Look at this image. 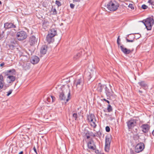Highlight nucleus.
I'll return each instance as SVG.
<instances>
[{
    "mask_svg": "<svg viewBox=\"0 0 154 154\" xmlns=\"http://www.w3.org/2000/svg\"><path fill=\"white\" fill-rule=\"evenodd\" d=\"M59 100L64 101H66L65 103L67 102L69 100L70 95V90L68 87H62L60 88Z\"/></svg>",
    "mask_w": 154,
    "mask_h": 154,
    "instance_id": "f257e3e1",
    "label": "nucleus"
},
{
    "mask_svg": "<svg viewBox=\"0 0 154 154\" xmlns=\"http://www.w3.org/2000/svg\"><path fill=\"white\" fill-rule=\"evenodd\" d=\"M119 6V4L114 0L110 1L107 5V8L110 11H116Z\"/></svg>",
    "mask_w": 154,
    "mask_h": 154,
    "instance_id": "f03ea898",
    "label": "nucleus"
},
{
    "mask_svg": "<svg viewBox=\"0 0 154 154\" xmlns=\"http://www.w3.org/2000/svg\"><path fill=\"white\" fill-rule=\"evenodd\" d=\"M142 22L148 30L151 29L152 26L154 23V21L153 18L149 17L142 21Z\"/></svg>",
    "mask_w": 154,
    "mask_h": 154,
    "instance_id": "7ed1b4c3",
    "label": "nucleus"
},
{
    "mask_svg": "<svg viewBox=\"0 0 154 154\" xmlns=\"http://www.w3.org/2000/svg\"><path fill=\"white\" fill-rule=\"evenodd\" d=\"M87 146L88 148L87 150L89 152H93V151L97 149L96 146L93 139L91 138L87 143Z\"/></svg>",
    "mask_w": 154,
    "mask_h": 154,
    "instance_id": "20e7f679",
    "label": "nucleus"
},
{
    "mask_svg": "<svg viewBox=\"0 0 154 154\" xmlns=\"http://www.w3.org/2000/svg\"><path fill=\"white\" fill-rule=\"evenodd\" d=\"M16 37L18 40L21 41L27 38V35L24 31H21L17 33Z\"/></svg>",
    "mask_w": 154,
    "mask_h": 154,
    "instance_id": "39448f33",
    "label": "nucleus"
},
{
    "mask_svg": "<svg viewBox=\"0 0 154 154\" xmlns=\"http://www.w3.org/2000/svg\"><path fill=\"white\" fill-rule=\"evenodd\" d=\"M75 84L76 89L78 90H81L84 84V80L82 77L78 78L75 81Z\"/></svg>",
    "mask_w": 154,
    "mask_h": 154,
    "instance_id": "423d86ee",
    "label": "nucleus"
},
{
    "mask_svg": "<svg viewBox=\"0 0 154 154\" xmlns=\"http://www.w3.org/2000/svg\"><path fill=\"white\" fill-rule=\"evenodd\" d=\"M37 38L33 35L30 36L29 38L28 43L31 46H34L37 43Z\"/></svg>",
    "mask_w": 154,
    "mask_h": 154,
    "instance_id": "0eeeda50",
    "label": "nucleus"
},
{
    "mask_svg": "<svg viewBox=\"0 0 154 154\" xmlns=\"http://www.w3.org/2000/svg\"><path fill=\"white\" fill-rule=\"evenodd\" d=\"M145 147L144 145L142 143H140L136 146L135 147V152L137 153L140 152L142 151Z\"/></svg>",
    "mask_w": 154,
    "mask_h": 154,
    "instance_id": "6e6552de",
    "label": "nucleus"
},
{
    "mask_svg": "<svg viewBox=\"0 0 154 154\" xmlns=\"http://www.w3.org/2000/svg\"><path fill=\"white\" fill-rule=\"evenodd\" d=\"M136 119H131L127 122V126L129 129H132L136 125Z\"/></svg>",
    "mask_w": 154,
    "mask_h": 154,
    "instance_id": "1a4fd4ad",
    "label": "nucleus"
},
{
    "mask_svg": "<svg viewBox=\"0 0 154 154\" xmlns=\"http://www.w3.org/2000/svg\"><path fill=\"white\" fill-rule=\"evenodd\" d=\"M53 34H48L46 37L47 41L49 43L54 41L53 37L55 35V32Z\"/></svg>",
    "mask_w": 154,
    "mask_h": 154,
    "instance_id": "9d476101",
    "label": "nucleus"
},
{
    "mask_svg": "<svg viewBox=\"0 0 154 154\" xmlns=\"http://www.w3.org/2000/svg\"><path fill=\"white\" fill-rule=\"evenodd\" d=\"M104 89L105 90V93L107 96L110 97L111 96H112L114 95L113 92L112 91L111 88L109 89L105 85Z\"/></svg>",
    "mask_w": 154,
    "mask_h": 154,
    "instance_id": "9b49d317",
    "label": "nucleus"
},
{
    "mask_svg": "<svg viewBox=\"0 0 154 154\" xmlns=\"http://www.w3.org/2000/svg\"><path fill=\"white\" fill-rule=\"evenodd\" d=\"M16 27L15 25L12 23L7 22L4 24V27L6 29L15 28Z\"/></svg>",
    "mask_w": 154,
    "mask_h": 154,
    "instance_id": "f8f14e48",
    "label": "nucleus"
},
{
    "mask_svg": "<svg viewBox=\"0 0 154 154\" xmlns=\"http://www.w3.org/2000/svg\"><path fill=\"white\" fill-rule=\"evenodd\" d=\"M143 131L144 133H146L148 132L149 129V126L148 124H143L141 126Z\"/></svg>",
    "mask_w": 154,
    "mask_h": 154,
    "instance_id": "ddd939ff",
    "label": "nucleus"
},
{
    "mask_svg": "<svg viewBox=\"0 0 154 154\" xmlns=\"http://www.w3.org/2000/svg\"><path fill=\"white\" fill-rule=\"evenodd\" d=\"M122 51L125 54H128L131 52V50L124 47L123 45L119 46Z\"/></svg>",
    "mask_w": 154,
    "mask_h": 154,
    "instance_id": "4468645a",
    "label": "nucleus"
},
{
    "mask_svg": "<svg viewBox=\"0 0 154 154\" xmlns=\"http://www.w3.org/2000/svg\"><path fill=\"white\" fill-rule=\"evenodd\" d=\"M39 61V58L35 56L32 57L30 60L31 63L33 64H37Z\"/></svg>",
    "mask_w": 154,
    "mask_h": 154,
    "instance_id": "2eb2a0df",
    "label": "nucleus"
},
{
    "mask_svg": "<svg viewBox=\"0 0 154 154\" xmlns=\"http://www.w3.org/2000/svg\"><path fill=\"white\" fill-rule=\"evenodd\" d=\"M138 84L141 88L144 89H146L148 88L147 84L144 81H141L139 82L138 83Z\"/></svg>",
    "mask_w": 154,
    "mask_h": 154,
    "instance_id": "dca6fc26",
    "label": "nucleus"
},
{
    "mask_svg": "<svg viewBox=\"0 0 154 154\" xmlns=\"http://www.w3.org/2000/svg\"><path fill=\"white\" fill-rule=\"evenodd\" d=\"M8 81L9 83H12L16 79L15 76L13 75H9L7 77Z\"/></svg>",
    "mask_w": 154,
    "mask_h": 154,
    "instance_id": "f3484780",
    "label": "nucleus"
},
{
    "mask_svg": "<svg viewBox=\"0 0 154 154\" xmlns=\"http://www.w3.org/2000/svg\"><path fill=\"white\" fill-rule=\"evenodd\" d=\"M47 47L46 45L42 46L41 48L40 53L41 54H45L46 53Z\"/></svg>",
    "mask_w": 154,
    "mask_h": 154,
    "instance_id": "a211bd4d",
    "label": "nucleus"
},
{
    "mask_svg": "<svg viewBox=\"0 0 154 154\" xmlns=\"http://www.w3.org/2000/svg\"><path fill=\"white\" fill-rule=\"evenodd\" d=\"M105 85H102L100 83L98 85L97 89L98 91L101 92L102 91L103 89L105 88Z\"/></svg>",
    "mask_w": 154,
    "mask_h": 154,
    "instance_id": "6ab92c4d",
    "label": "nucleus"
},
{
    "mask_svg": "<svg viewBox=\"0 0 154 154\" xmlns=\"http://www.w3.org/2000/svg\"><path fill=\"white\" fill-rule=\"evenodd\" d=\"M111 138L109 136H107L105 138V144L110 145Z\"/></svg>",
    "mask_w": 154,
    "mask_h": 154,
    "instance_id": "aec40b11",
    "label": "nucleus"
},
{
    "mask_svg": "<svg viewBox=\"0 0 154 154\" xmlns=\"http://www.w3.org/2000/svg\"><path fill=\"white\" fill-rule=\"evenodd\" d=\"M49 26V23L47 20H44L43 24L42 27L45 29H46Z\"/></svg>",
    "mask_w": 154,
    "mask_h": 154,
    "instance_id": "412c9836",
    "label": "nucleus"
},
{
    "mask_svg": "<svg viewBox=\"0 0 154 154\" xmlns=\"http://www.w3.org/2000/svg\"><path fill=\"white\" fill-rule=\"evenodd\" d=\"M7 72L8 73V75H15L16 74L15 70L14 69H12L8 70Z\"/></svg>",
    "mask_w": 154,
    "mask_h": 154,
    "instance_id": "4be33fe9",
    "label": "nucleus"
},
{
    "mask_svg": "<svg viewBox=\"0 0 154 154\" xmlns=\"http://www.w3.org/2000/svg\"><path fill=\"white\" fill-rule=\"evenodd\" d=\"M3 79V76L2 75H0V90L3 88L4 86Z\"/></svg>",
    "mask_w": 154,
    "mask_h": 154,
    "instance_id": "5701e85b",
    "label": "nucleus"
},
{
    "mask_svg": "<svg viewBox=\"0 0 154 154\" xmlns=\"http://www.w3.org/2000/svg\"><path fill=\"white\" fill-rule=\"evenodd\" d=\"M16 42V41H14L12 43L9 44V47L10 49H13L15 47V45Z\"/></svg>",
    "mask_w": 154,
    "mask_h": 154,
    "instance_id": "b1692460",
    "label": "nucleus"
},
{
    "mask_svg": "<svg viewBox=\"0 0 154 154\" xmlns=\"http://www.w3.org/2000/svg\"><path fill=\"white\" fill-rule=\"evenodd\" d=\"M95 117L94 114H91L88 116V119L89 121L91 120V119H94Z\"/></svg>",
    "mask_w": 154,
    "mask_h": 154,
    "instance_id": "393cba45",
    "label": "nucleus"
},
{
    "mask_svg": "<svg viewBox=\"0 0 154 154\" xmlns=\"http://www.w3.org/2000/svg\"><path fill=\"white\" fill-rule=\"evenodd\" d=\"M110 145L105 144V150L106 152H108L110 149Z\"/></svg>",
    "mask_w": 154,
    "mask_h": 154,
    "instance_id": "a878e982",
    "label": "nucleus"
},
{
    "mask_svg": "<svg viewBox=\"0 0 154 154\" xmlns=\"http://www.w3.org/2000/svg\"><path fill=\"white\" fill-rule=\"evenodd\" d=\"M107 110L109 112H110L112 111V106L109 104L108 105V107H107Z\"/></svg>",
    "mask_w": 154,
    "mask_h": 154,
    "instance_id": "bb28decb",
    "label": "nucleus"
},
{
    "mask_svg": "<svg viewBox=\"0 0 154 154\" xmlns=\"http://www.w3.org/2000/svg\"><path fill=\"white\" fill-rule=\"evenodd\" d=\"M133 39L131 40H129L127 38H126V40L127 42H133L134 41V39L135 38V36L134 35H133Z\"/></svg>",
    "mask_w": 154,
    "mask_h": 154,
    "instance_id": "cd10ccee",
    "label": "nucleus"
},
{
    "mask_svg": "<svg viewBox=\"0 0 154 154\" xmlns=\"http://www.w3.org/2000/svg\"><path fill=\"white\" fill-rule=\"evenodd\" d=\"M119 37H120V36H119L117 38V43L118 44V46L119 47V46H121L120 45L121 44L120 43V41L121 40L119 38Z\"/></svg>",
    "mask_w": 154,
    "mask_h": 154,
    "instance_id": "c85d7f7f",
    "label": "nucleus"
},
{
    "mask_svg": "<svg viewBox=\"0 0 154 154\" xmlns=\"http://www.w3.org/2000/svg\"><path fill=\"white\" fill-rule=\"evenodd\" d=\"M95 121H93L91 123V126L93 127L94 128H95L97 126V125L95 123Z\"/></svg>",
    "mask_w": 154,
    "mask_h": 154,
    "instance_id": "c756f323",
    "label": "nucleus"
},
{
    "mask_svg": "<svg viewBox=\"0 0 154 154\" xmlns=\"http://www.w3.org/2000/svg\"><path fill=\"white\" fill-rule=\"evenodd\" d=\"M81 56V54L80 53H78L77 54H76V56H75L74 57V58L75 59H76L78 58L79 57Z\"/></svg>",
    "mask_w": 154,
    "mask_h": 154,
    "instance_id": "7c9ffc66",
    "label": "nucleus"
},
{
    "mask_svg": "<svg viewBox=\"0 0 154 154\" xmlns=\"http://www.w3.org/2000/svg\"><path fill=\"white\" fill-rule=\"evenodd\" d=\"M56 4L58 6V7L60 6L61 5V2L59 1L56 0L55 2Z\"/></svg>",
    "mask_w": 154,
    "mask_h": 154,
    "instance_id": "2f4dec72",
    "label": "nucleus"
},
{
    "mask_svg": "<svg viewBox=\"0 0 154 154\" xmlns=\"http://www.w3.org/2000/svg\"><path fill=\"white\" fill-rule=\"evenodd\" d=\"M72 116L74 118H75V120H76V119L77 118L78 116L77 113H74L73 114Z\"/></svg>",
    "mask_w": 154,
    "mask_h": 154,
    "instance_id": "473e14b6",
    "label": "nucleus"
},
{
    "mask_svg": "<svg viewBox=\"0 0 154 154\" xmlns=\"http://www.w3.org/2000/svg\"><path fill=\"white\" fill-rule=\"evenodd\" d=\"M90 133H86L85 134V136L86 137V138L87 139H88L90 138Z\"/></svg>",
    "mask_w": 154,
    "mask_h": 154,
    "instance_id": "72a5a7b5",
    "label": "nucleus"
},
{
    "mask_svg": "<svg viewBox=\"0 0 154 154\" xmlns=\"http://www.w3.org/2000/svg\"><path fill=\"white\" fill-rule=\"evenodd\" d=\"M12 91V90H10L8 92H7V96H9L11 93Z\"/></svg>",
    "mask_w": 154,
    "mask_h": 154,
    "instance_id": "f704fd0d",
    "label": "nucleus"
},
{
    "mask_svg": "<svg viewBox=\"0 0 154 154\" xmlns=\"http://www.w3.org/2000/svg\"><path fill=\"white\" fill-rule=\"evenodd\" d=\"M55 32V35H56L57 33V32L54 29H51V32L49 33L48 34H53L54 32Z\"/></svg>",
    "mask_w": 154,
    "mask_h": 154,
    "instance_id": "c9c22d12",
    "label": "nucleus"
},
{
    "mask_svg": "<svg viewBox=\"0 0 154 154\" xmlns=\"http://www.w3.org/2000/svg\"><path fill=\"white\" fill-rule=\"evenodd\" d=\"M148 8V6L145 5H143L142 6V8L143 9H146Z\"/></svg>",
    "mask_w": 154,
    "mask_h": 154,
    "instance_id": "e433bc0d",
    "label": "nucleus"
},
{
    "mask_svg": "<svg viewBox=\"0 0 154 154\" xmlns=\"http://www.w3.org/2000/svg\"><path fill=\"white\" fill-rule=\"evenodd\" d=\"M106 131L107 132H109V131H110V129L109 127L108 126H107L106 127Z\"/></svg>",
    "mask_w": 154,
    "mask_h": 154,
    "instance_id": "4c0bfd02",
    "label": "nucleus"
},
{
    "mask_svg": "<svg viewBox=\"0 0 154 154\" xmlns=\"http://www.w3.org/2000/svg\"><path fill=\"white\" fill-rule=\"evenodd\" d=\"M93 152H94L97 154H101V153L99 152L98 150H97L96 149L95 150L93 151Z\"/></svg>",
    "mask_w": 154,
    "mask_h": 154,
    "instance_id": "58836bf2",
    "label": "nucleus"
},
{
    "mask_svg": "<svg viewBox=\"0 0 154 154\" xmlns=\"http://www.w3.org/2000/svg\"><path fill=\"white\" fill-rule=\"evenodd\" d=\"M128 7L131 8L132 9H134V8L133 6V5L131 4H129Z\"/></svg>",
    "mask_w": 154,
    "mask_h": 154,
    "instance_id": "ea45409f",
    "label": "nucleus"
},
{
    "mask_svg": "<svg viewBox=\"0 0 154 154\" xmlns=\"http://www.w3.org/2000/svg\"><path fill=\"white\" fill-rule=\"evenodd\" d=\"M88 75L89 76V77H88V80L89 81L91 79V78L92 77L91 76V74H90V73L89 72H88Z\"/></svg>",
    "mask_w": 154,
    "mask_h": 154,
    "instance_id": "a19ab883",
    "label": "nucleus"
},
{
    "mask_svg": "<svg viewBox=\"0 0 154 154\" xmlns=\"http://www.w3.org/2000/svg\"><path fill=\"white\" fill-rule=\"evenodd\" d=\"M148 2L151 5H153L154 2L152 0H149Z\"/></svg>",
    "mask_w": 154,
    "mask_h": 154,
    "instance_id": "79ce46f5",
    "label": "nucleus"
},
{
    "mask_svg": "<svg viewBox=\"0 0 154 154\" xmlns=\"http://www.w3.org/2000/svg\"><path fill=\"white\" fill-rule=\"evenodd\" d=\"M53 13L54 14H57V11L56 9L54 8L53 11Z\"/></svg>",
    "mask_w": 154,
    "mask_h": 154,
    "instance_id": "37998d69",
    "label": "nucleus"
},
{
    "mask_svg": "<svg viewBox=\"0 0 154 154\" xmlns=\"http://www.w3.org/2000/svg\"><path fill=\"white\" fill-rule=\"evenodd\" d=\"M51 102H52L54 101V100H55V97L52 96H51Z\"/></svg>",
    "mask_w": 154,
    "mask_h": 154,
    "instance_id": "c03bdc74",
    "label": "nucleus"
},
{
    "mask_svg": "<svg viewBox=\"0 0 154 154\" xmlns=\"http://www.w3.org/2000/svg\"><path fill=\"white\" fill-rule=\"evenodd\" d=\"M75 6V5L73 4H70V7L71 8L73 9Z\"/></svg>",
    "mask_w": 154,
    "mask_h": 154,
    "instance_id": "a18cd8bd",
    "label": "nucleus"
},
{
    "mask_svg": "<svg viewBox=\"0 0 154 154\" xmlns=\"http://www.w3.org/2000/svg\"><path fill=\"white\" fill-rule=\"evenodd\" d=\"M93 121H96L95 118L94 119H91V120L89 121V122H90L91 123L93 122Z\"/></svg>",
    "mask_w": 154,
    "mask_h": 154,
    "instance_id": "49530a36",
    "label": "nucleus"
},
{
    "mask_svg": "<svg viewBox=\"0 0 154 154\" xmlns=\"http://www.w3.org/2000/svg\"><path fill=\"white\" fill-rule=\"evenodd\" d=\"M90 133V136H93V137H95V134H94L93 133H92V132H91Z\"/></svg>",
    "mask_w": 154,
    "mask_h": 154,
    "instance_id": "de8ad7c7",
    "label": "nucleus"
},
{
    "mask_svg": "<svg viewBox=\"0 0 154 154\" xmlns=\"http://www.w3.org/2000/svg\"><path fill=\"white\" fill-rule=\"evenodd\" d=\"M51 97H48L47 98V100L48 102H51Z\"/></svg>",
    "mask_w": 154,
    "mask_h": 154,
    "instance_id": "09e8293b",
    "label": "nucleus"
},
{
    "mask_svg": "<svg viewBox=\"0 0 154 154\" xmlns=\"http://www.w3.org/2000/svg\"><path fill=\"white\" fill-rule=\"evenodd\" d=\"M4 65H5L4 63L3 62V63H1V64H0V66H1V67H2L3 66H4Z\"/></svg>",
    "mask_w": 154,
    "mask_h": 154,
    "instance_id": "8fccbe9b",
    "label": "nucleus"
},
{
    "mask_svg": "<svg viewBox=\"0 0 154 154\" xmlns=\"http://www.w3.org/2000/svg\"><path fill=\"white\" fill-rule=\"evenodd\" d=\"M103 100H104V101H105L106 102L109 104V101L106 100L105 99H103Z\"/></svg>",
    "mask_w": 154,
    "mask_h": 154,
    "instance_id": "3c124183",
    "label": "nucleus"
},
{
    "mask_svg": "<svg viewBox=\"0 0 154 154\" xmlns=\"http://www.w3.org/2000/svg\"><path fill=\"white\" fill-rule=\"evenodd\" d=\"M80 0H73L74 2H79L80 1Z\"/></svg>",
    "mask_w": 154,
    "mask_h": 154,
    "instance_id": "603ef678",
    "label": "nucleus"
},
{
    "mask_svg": "<svg viewBox=\"0 0 154 154\" xmlns=\"http://www.w3.org/2000/svg\"><path fill=\"white\" fill-rule=\"evenodd\" d=\"M33 149L34 150V151L36 152V153L37 154L36 149L35 148V147H34Z\"/></svg>",
    "mask_w": 154,
    "mask_h": 154,
    "instance_id": "864d4df0",
    "label": "nucleus"
},
{
    "mask_svg": "<svg viewBox=\"0 0 154 154\" xmlns=\"http://www.w3.org/2000/svg\"><path fill=\"white\" fill-rule=\"evenodd\" d=\"M130 154H134V152L133 151H131Z\"/></svg>",
    "mask_w": 154,
    "mask_h": 154,
    "instance_id": "5fc2aeb1",
    "label": "nucleus"
},
{
    "mask_svg": "<svg viewBox=\"0 0 154 154\" xmlns=\"http://www.w3.org/2000/svg\"><path fill=\"white\" fill-rule=\"evenodd\" d=\"M23 151H21L18 154H23Z\"/></svg>",
    "mask_w": 154,
    "mask_h": 154,
    "instance_id": "6e6d98bb",
    "label": "nucleus"
},
{
    "mask_svg": "<svg viewBox=\"0 0 154 154\" xmlns=\"http://www.w3.org/2000/svg\"><path fill=\"white\" fill-rule=\"evenodd\" d=\"M152 134L153 136H154V130L152 132Z\"/></svg>",
    "mask_w": 154,
    "mask_h": 154,
    "instance_id": "4d7b16f0",
    "label": "nucleus"
},
{
    "mask_svg": "<svg viewBox=\"0 0 154 154\" xmlns=\"http://www.w3.org/2000/svg\"><path fill=\"white\" fill-rule=\"evenodd\" d=\"M139 93H142V91H141L140 90H139Z\"/></svg>",
    "mask_w": 154,
    "mask_h": 154,
    "instance_id": "13d9d810",
    "label": "nucleus"
},
{
    "mask_svg": "<svg viewBox=\"0 0 154 154\" xmlns=\"http://www.w3.org/2000/svg\"><path fill=\"white\" fill-rule=\"evenodd\" d=\"M2 4V2L1 1H0V4Z\"/></svg>",
    "mask_w": 154,
    "mask_h": 154,
    "instance_id": "bf43d9fd",
    "label": "nucleus"
},
{
    "mask_svg": "<svg viewBox=\"0 0 154 154\" xmlns=\"http://www.w3.org/2000/svg\"><path fill=\"white\" fill-rule=\"evenodd\" d=\"M93 79H92V80H91V81H92V80H93Z\"/></svg>",
    "mask_w": 154,
    "mask_h": 154,
    "instance_id": "052dcab7",
    "label": "nucleus"
}]
</instances>
